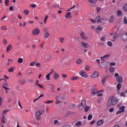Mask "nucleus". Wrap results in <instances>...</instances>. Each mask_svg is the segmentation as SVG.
<instances>
[{"label":"nucleus","instance_id":"obj_37","mask_svg":"<svg viewBox=\"0 0 127 127\" xmlns=\"http://www.w3.org/2000/svg\"><path fill=\"white\" fill-rule=\"evenodd\" d=\"M107 44H108V46H110L111 47H112V46H113V43L111 41H108L107 42Z\"/></svg>","mask_w":127,"mask_h":127},{"label":"nucleus","instance_id":"obj_58","mask_svg":"<svg viewBox=\"0 0 127 127\" xmlns=\"http://www.w3.org/2000/svg\"><path fill=\"white\" fill-rule=\"evenodd\" d=\"M101 8L100 7H97V8L96 9V10L98 12V13H99V12H100L101 11Z\"/></svg>","mask_w":127,"mask_h":127},{"label":"nucleus","instance_id":"obj_22","mask_svg":"<svg viewBox=\"0 0 127 127\" xmlns=\"http://www.w3.org/2000/svg\"><path fill=\"white\" fill-rule=\"evenodd\" d=\"M108 57H110V55H106L104 56L101 58V59L102 61H103V60H105V58H107Z\"/></svg>","mask_w":127,"mask_h":127},{"label":"nucleus","instance_id":"obj_35","mask_svg":"<svg viewBox=\"0 0 127 127\" xmlns=\"http://www.w3.org/2000/svg\"><path fill=\"white\" fill-rule=\"evenodd\" d=\"M89 2H91V3H96L98 0H88Z\"/></svg>","mask_w":127,"mask_h":127},{"label":"nucleus","instance_id":"obj_4","mask_svg":"<svg viewBox=\"0 0 127 127\" xmlns=\"http://www.w3.org/2000/svg\"><path fill=\"white\" fill-rule=\"evenodd\" d=\"M40 33V30L39 28H35L33 31H32V34L33 35H38Z\"/></svg>","mask_w":127,"mask_h":127},{"label":"nucleus","instance_id":"obj_47","mask_svg":"<svg viewBox=\"0 0 127 127\" xmlns=\"http://www.w3.org/2000/svg\"><path fill=\"white\" fill-rule=\"evenodd\" d=\"M9 3V0H5V4L6 5H8Z\"/></svg>","mask_w":127,"mask_h":127},{"label":"nucleus","instance_id":"obj_36","mask_svg":"<svg viewBox=\"0 0 127 127\" xmlns=\"http://www.w3.org/2000/svg\"><path fill=\"white\" fill-rule=\"evenodd\" d=\"M2 87L4 88V89H5L6 94H7V93H8V92H7V90L8 91H9V88H7L5 86H3Z\"/></svg>","mask_w":127,"mask_h":127},{"label":"nucleus","instance_id":"obj_61","mask_svg":"<svg viewBox=\"0 0 127 127\" xmlns=\"http://www.w3.org/2000/svg\"><path fill=\"white\" fill-rule=\"evenodd\" d=\"M35 63H36L35 62L31 63L30 64V66H34V64H35Z\"/></svg>","mask_w":127,"mask_h":127},{"label":"nucleus","instance_id":"obj_63","mask_svg":"<svg viewBox=\"0 0 127 127\" xmlns=\"http://www.w3.org/2000/svg\"><path fill=\"white\" fill-rule=\"evenodd\" d=\"M40 47L43 48L44 46V42H42L41 45H40Z\"/></svg>","mask_w":127,"mask_h":127},{"label":"nucleus","instance_id":"obj_27","mask_svg":"<svg viewBox=\"0 0 127 127\" xmlns=\"http://www.w3.org/2000/svg\"><path fill=\"white\" fill-rule=\"evenodd\" d=\"M50 33H49V32H47L44 35L45 38H48L49 37Z\"/></svg>","mask_w":127,"mask_h":127},{"label":"nucleus","instance_id":"obj_43","mask_svg":"<svg viewBox=\"0 0 127 127\" xmlns=\"http://www.w3.org/2000/svg\"><path fill=\"white\" fill-rule=\"evenodd\" d=\"M76 107V105L75 104H71L69 106V109H74Z\"/></svg>","mask_w":127,"mask_h":127},{"label":"nucleus","instance_id":"obj_15","mask_svg":"<svg viewBox=\"0 0 127 127\" xmlns=\"http://www.w3.org/2000/svg\"><path fill=\"white\" fill-rule=\"evenodd\" d=\"M65 18H71V12H67L65 15Z\"/></svg>","mask_w":127,"mask_h":127},{"label":"nucleus","instance_id":"obj_25","mask_svg":"<svg viewBox=\"0 0 127 127\" xmlns=\"http://www.w3.org/2000/svg\"><path fill=\"white\" fill-rule=\"evenodd\" d=\"M123 14V12L121 10H118L117 11V16H121Z\"/></svg>","mask_w":127,"mask_h":127},{"label":"nucleus","instance_id":"obj_55","mask_svg":"<svg viewBox=\"0 0 127 127\" xmlns=\"http://www.w3.org/2000/svg\"><path fill=\"white\" fill-rule=\"evenodd\" d=\"M3 44H4L5 45L6 44H7V41H6V40L5 39H4L3 40Z\"/></svg>","mask_w":127,"mask_h":127},{"label":"nucleus","instance_id":"obj_8","mask_svg":"<svg viewBox=\"0 0 127 127\" xmlns=\"http://www.w3.org/2000/svg\"><path fill=\"white\" fill-rule=\"evenodd\" d=\"M121 40H123V41H127V34L126 33H124L121 36Z\"/></svg>","mask_w":127,"mask_h":127},{"label":"nucleus","instance_id":"obj_7","mask_svg":"<svg viewBox=\"0 0 127 127\" xmlns=\"http://www.w3.org/2000/svg\"><path fill=\"white\" fill-rule=\"evenodd\" d=\"M44 59L46 61H49L52 59V57L50 54H47L45 56Z\"/></svg>","mask_w":127,"mask_h":127},{"label":"nucleus","instance_id":"obj_19","mask_svg":"<svg viewBox=\"0 0 127 127\" xmlns=\"http://www.w3.org/2000/svg\"><path fill=\"white\" fill-rule=\"evenodd\" d=\"M117 91H120L122 88V83H118L117 85Z\"/></svg>","mask_w":127,"mask_h":127},{"label":"nucleus","instance_id":"obj_41","mask_svg":"<svg viewBox=\"0 0 127 127\" xmlns=\"http://www.w3.org/2000/svg\"><path fill=\"white\" fill-rule=\"evenodd\" d=\"M53 100H48V101H45V104H51L53 103Z\"/></svg>","mask_w":127,"mask_h":127},{"label":"nucleus","instance_id":"obj_24","mask_svg":"<svg viewBox=\"0 0 127 127\" xmlns=\"http://www.w3.org/2000/svg\"><path fill=\"white\" fill-rule=\"evenodd\" d=\"M86 100H82L80 104L83 106V107H85V106H86Z\"/></svg>","mask_w":127,"mask_h":127},{"label":"nucleus","instance_id":"obj_31","mask_svg":"<svg viewBox=\"0 0 127 127\" xmlns=\"http://www.w3.org/2000/svg\"><path fill=\"white\" fill-rule=\"evenodd\" d=\"M23 62V58H19L18 60V63H19L20 64H21Z\"/></svg>","mask_w":127,"mask_h":127},{"label":"nucleus","instance_id":"obj_3","mask_svg":"<svg viewBox=\"0 0 127 127\" xmlns=\"http://www.w3.org/2000/svg\"><path fill=\"white\" fill-rule=\"evenodd\" d=\"M79 75H80L81 77H83V78H88V77H89V75H87V74H86V72H85V71H84L83 70H81L80 71Z\"/></svg>","mask_w":127,"mask_h":127},{"label":"nucleus","instance_id":"obj_20","mask_svg":"<svg viewBox=\"0 0 127 127\" xmlns=\"http://www.w3.org/2000/svg\"><path fill=\"white\" fill-rule=\"evenodd\" d=\"M83 60H82L81 59H78V60L76 61V64H81Z\"/></svg>","mask_w":127,"mask_h":127},{"label":"nucleus","instance_id":"obj_62","mask_svg":"<svg viewBox=\"0 0 127 127\" xmlns=\"http://www.w3.org/2000/svg\"><path fill=\"white\" fill-rule=\"evenodd\" d=\"M9 10H10V11H12V10H13V6H11L9 8Z\"/></svg>","mask_w":127,"mask_h":127},{"label":"nucleus","instance_id":"obj_11","mask_svg":"<svg viewBox=\"0 0 127 127\" xmlns=\"http://www.w3.org/2000/svg\"><path fill=\"white\" fill-rule=\"evenodd\" d=\"M102 29H103V28L102 27L98 26L97 28H96L95 29V31L96 32V33L99 34V33H100V32H101V30H102Z\"/></svg>","mask_w":127,"mask_h":127},{"label":"nucleus","instance_id":"obj_18","mask_svg":"<svg viewBox=\"0 0 127 127\" xmlns=\"http://www.w3.org/2000/svg\"><path fill=\"white\" fill-rule=\"evenodd\" d=\"M37 82H39V80H37L36 81V85L37 86H38V87H40V88H41V89H44V87H43V86H42V85H41L39 83H37Z\"/></svg>","mask_w":127,"mask_h":127},{"label":"nucleus","instance_id":"obj_45","mask_svg":"<svg viewBox=\"0 0 127 127\" xmlns=\"http://www.w3.org/2000/svg\"><path fill=\"white\" fill-rule=\"evenodd\" d=\"M64 38H63L62 37H60V40L61 43H63L64 42Z\"/></svg>","mask_w":127,"mask_h":127},{"label":"nucleus","instance_id":"obj_49","mask_svg":"<svg viewBox=\"0 0 127 127\" xmlns=\"http://www.w3.org/2000/svg\"><path fill=\"white\" fill-rule=\"evenodd\" d=\"M122 113H124L122 110H119L117 112L116 114L117 115H120L122 114Z\"/></svg>","mask_w":127,"mask_h":127},{"label":"nucleus","instance_id":"obj_17","mask_svg":"<svg viewBox=\"0 0 127 127\" xmlns=\"http://www.w3.org/2000/svg\"><path fill=\"white\" fill-rule=\"evenodd\" d=\"M59 78V74L57 73H55L54 74V78L55 80H57Z\"/></svg>","mask_w":127,"mask_h":127},{"label":"nucleus","instance_id":"obj_42","mask_svg":"<svg viewBox=\"0 0 127 127\" xmlns=\"http://www.w3.org/2000/svg\"><path fill=\"white\" fill-rule=\"evenodd\" d=\"M124 23L125 24H127V17H124Z\"/></svg>","mask_w":127,"mask_h":127},{"label":"nucleus","instance_id":"obj_53","mask_svg":"<svg viewBox=\"0 0 127 127\" xmlns=\"http://www.w3.org/2000/svg\"><path fill=\"white\" fill-rule=\"evenodd\" d=\"M9 61H10V62H12L13 61L12 60H10V59H8V63L7 64V66H9V64H10V63H9Z\"/></svg>","mask_w":127,"mask_h":127},{"label":"nucleus","instance_id":"obj_40","mask_svg":"<svg viewBox=\"0 0 127 127\" xmlns=\"http://www.w3.org/2000/svg\"><path fill=\"white\" fill-rule=\"evenodd\" d=\"M48 17L49 16L48 15H46L45 17V20H44V23L46 24V22H47V19H48Z\"/></svg>","mask_w":127,"mask_h":127},{"label":"nucleus","instance_id":"obj_21","mask_svg":"<svg viewBox=\"0 0 127 127\" xmlns=\"http://www.w3.org/2000/svg\"><path fill=\"white\" fill-rule=\"evenodd\" d=\"M107 79H108V77L107 76H105L101 81L104 86H105V82H106Z\"/></svg>","mask_w":127,"mask_h":127},{"label":"nucleus","instance_id":"obj_60","mask_svg":"<svg viewBox=\"0 0 127 127\" xmlns=\"http://www.w3.org/2000/svg\"><path fill=\"white\" fill-rule=\"evenodd\" d=\"M101 41H106V38L105 37H102L101 39Z\"/></svg>","mask_w":127,"mask_h":127},{"label":"nucleus","instance_id":"obj_54","mask_svg":"<svg viewBox=\"0 0 127 127\" xmlns=\"http://www.w3.org/2000/svg\"><path fill=\"white\" fill-rule=\"evenodd\" d=\"M114 111H115V109H114V108H111V109H109L110 113H113Z\"/></svg>","mask_w":127,"mask_h":127},{"label":"nucleus","instance_id":"obj_14","mask_svg":"<svg viewBox=\"0 0 127 127\" xmlns=\"http://www.w3.org/2000/svg\"><path fill=\"white\" fill-rule=\"evenodd\" d=\"M104 121L103 119L99 120L97 123V126H100L101 125H103V124H104Z\"/></svg>","mask_w":127,"mask_h":127},{"label":"nucleus","instance_id":"obj_56","mask_svg":"<svg viewBox=\"0 0 127 127\" xmlns=\"http://www.w3.org/2000/svg\"><path fill=\"white\" fill-rule=\"evenodd\" d=\"M7 112H9V110H4L3 111V115H5V114H6V113H7Z\"/></svg>","mask_w":127,"mask_h":127},{"label":"nucleus","instance_id":"obj_13","mask_svg":"<svg viewBox=\"0 0 127 127\" xmlns=\"http://www.w3.org/2000/svg\"><path fill=\"white\" fill-rule=\"evenodd\" d=\"M98 76H99V74L97 71H94L91 75L92 78H97Z\"/></svg>","mask_w":127,"mask_h":127},{"label":"nucleus","instance_id":"obj_39","mask_svg":"<svg viewBox=\"0 0 127 127\" xmlns=\"http://www.w3.org/2000/svg\"><path fill=\"white\" fill-rule=\"evenodd\" d=\"M88 121H91L92 119H93V115H89L87 118Z\"/></svg>","mask_w":127,"mask_h":127},{"label":"nucleus","instance_id":"obj_50","mask_svg":"<svg viewBox=\"0 0 127 127\" xmlns=\"http://www.w3.org/2000/svg\"><path fill=\"white\" fill-rule=\"evenodd\" d=\"M126 94H127V93H126V91H125V92H122V93L120 94V96H121V97H124V96H125V95H126Z\"/></svg>","mask_w":127,"mask_h":127},{"label":"nucleus","instance_id":"obj_29","mask_svg":"<svg viewBox=\"0 0 127 127\" xmlns=\"http://www.w3.org/2000/svg\"><path fill=\"white\" fill-rule=\"evenodd\" d=\"M14 70V67H11L10 68H9L8 70V72H13V70Z\"/></svg>","mask_w":127,"mask_h":127},{"label":"nucleus","instance_id":"obj_46","mask_svg":"<svg viewBox=\"0 0 127 127\" xmlns=\"http://www.w3.org/2000/svg\"><path fill=\"white\" fill-rule=\"evenodd\" d=\"M109 70L110 71V72H114V71H115V68H114L113 67H111L110 68H109Z\"/></svg>","mask_w":127,"mask_h":127},{"label":"nucleus","instance_id":"obj_57","mask_svg":"<svg viewBox=\"0 0 127 127\" xmlns=\"http://www.w3.org/2000/svg\"><path fill=\"white\" fill-rule=\"evenodd\" d=\"M110 66H116V63L112 62L110 64Z\"/></svg>","mask_w":127,"mask_h":127},{"label":"nucleus","instance_id":"obj_34","mask_svg":"<svg viewBox=\"0 0 127 127\" xmlns=\"http://www.w3.org/2000/svg\"><path fill=\"white\" fill-rule=\"evenodd\" d=\"M1 29H2V30H7V28L6 26H2L1 27Z\"/></svg>","mask_w":127,"mask_h":127},{"label":"nucleus","instance_id":"obj_23","mask_svg":"<svg viewBox=\"0 0 127 127\" xmlns=\"http://www.w3.org/2000/svg\"><path fill=\"white\" fill-rule=\"evenodd\" d=\"M82 125V122L78 121L75 123V127H79Z\"/></svg>","mask_w":127,"mask_h":127},{"label":"nucleus","instance_id":"obj_51","mask_svg":"<svg viewBox=\"0 0 127 127\" xmlns=\"http://www.w3.org/2000/svg\"><path fill=\"white\" fill-rule=\"evenodd\" d=\"M85 69H86V71H89L90 70V66L86 65L85 67Z\"/></svg>","mask_w":127,"mask_h":127},{"label":"nucleus","instance_id":"obj_16","mask_svg":"<svg viewBox=\"0 0 127 127\" xmlns=\"http://www.w3.org/2000/svg\"><path fill=\"white\" fill-rule=\"evenodd\" d=\"M10 50H12V46L11 45H9L7 47V52H9Z\"/></svg>","mask_w":127,"mask_h":127},{"label":"nucleus","instance_id":"obj_48","mask_svg":"<svg viewBox=\"0 0 127 127\" xmlns=\"http://www.w3.org/2000/svg\"><path fill=\"white\" fill-rule=\"evenodd\" d=\"M46 78L48 81H49L50 80V74H48L46 75Z\"/></svg>","mask_w":127,"mask_h":127},{"label":"nucleus","instance_id":"obj_59","mask_svg":"<svg viewBox=\"0 0 127 127\" xmlns=\"http://www.w3.org/2000/svg\"><path fill=\"white\" fill-rule=\"evenodd\" d=\"M96 62H97V63L98 64V65H100V63L101 62V61L100 60V59H97L96 60Z\"/></svg>","mask_w":127,"mask_h":127},{"label":"nucleus","instance_id":"obj_6","mask_svg":"<svg viewBox=\"0 0 127 127\" xmlns=\"http://www.w3.org/2000/svg\"><path fill=\"white\" fill-rule=\"evenodd\" d=\"M80 35L82 39H83L84 40H87V39H88V36H86V33L84 32H82Z\"/></svg>","mask_w":127,"mask_h":127},{"label":"nucleus","instance_id":"obj_10","mask_svg":"<svg viewBox=\"0 0 127 127\" xmlns=\"http://www.w3.org/2000/svg\"><path fill=\"white\" fill-rule=\"evenodd\" d=\"M95 20L97 23H100V22H101V21H103V20H104V19H103V18L101 19V17L100 16H98L96 18Z\"/></svg>","mask_w":127,"mask_h":127},{"label":"nucleus","instance_id":"obj_1","mask_svg":"<svg viewBox=\"0 0 127 127\" xmlns=\"http://www.w3.org/2000/svg\"><path fill=\"white\" fill-rule=\"evenodd\" d=\"M117 104V100L114 96L110 97L107 102V107H111L112 105L115 106Z\"/></svg>","mask_w":127,"mask_h":127},{"label":"nucleus","instance_id":"obj_64","mask_svg":"<svg viewBox=\"0 0 127 127\" xmlns=\"http://www.w3.org/2000/svg\"><path fill=\"white\" fill-rule=\"evenodd\" d=\"M90 21H91V22H93V23H96V21L94 20V19H91L90 20Z\"/></svg>","mask_w":127,"mask_h":127},{"label":"nucleus","instance_id":"obj_26","mask_svg":"<svg viewBox=\"0 0 127 127\" xmlns=\"http://www.w3.org/2000/svg\"><path fill=\"white\" fill-rule=\"evenodd\" d=\"M23 13L24 14H25V15H28V14H29V11H28V10L27 9H26L24 10Z\"/></svg>","mask_w":127,"mask_h":127},{"label":"nucleus","instance_id":"obj_28","mask_svg":"<svg viewBox=\"0 0 127 127\" xmlns=\"http://www.w3.org/2000/svg\"><path fill=\"white\" fill-rule=\"evenodd\" d=\"M125 109H126V107L121 106V107H120L119 110L120 111H122L124 113V112H125Z\"/></svg>","mask_w":127,"mask_h":127},{"label":"nucleus","instance_id":"obj_33","mask_svg":"<svg viewBox=\"0 0 127 127\" xmlns=\"http://www.w3.org/2000/svg\"><path fill=\"white\" fill-rule=\"evenodd\" d=\"M90 110V107L89 106H85V112L87 113Z\"/></svg>","mask_w":127,"mask_h":127},{"label":"nucleus","instance_id":"obj_52","mask_svg":"<svg viewBox=\"0 0 127 127\" xmlns=\"http://www.w3.org/2000/svg\"><path fill=\"white\" fill-rule=\"evenodd\" d=\"M2 105V98L0 96V107Z\"/></svg>","mask_w":127,"mask_h":127},{"label":"nucleus","instance_id":"obj_32","mask_svg":"<svg viewBox=\"0 0 127 127\" xmlns=\"http://www.w3.org/2000/svg\"><path fill=\"white\" fill-rule=\"evenodd\" d=\"M78 79H79V78L76 76H72L71 78V80H72V81H74V80H78Z\"/></svg>","mask_w":127,"mask_h":127},{"label":"nucleus","instance_id":"obj_12","mask_svg":"<svg viewBox=\"0 0 127 127\" xmlns=\"http://www.w3.org/2000/svg\"><path fill=\"white\" fill-rule=\"evenodd\" d=\"M81 45L83 48H88V46H89V44L86 43L84 42H81Z\"/></svg>","mask_w":127,"mask_h":127},{"label":"nucleus","instance_id":"obj_2","mask_svg":"<svg viewBox=\"0 0 127 127\" xmlns=\"http://www.w3.org/2000/svg\"><path fill=\"white\" fill-rule=\"evenodd\" d=\"M44 114H45V110H40L38 111L35 114L36 119L38 121H40V120H41V117H40V116L42 115H44Z\"/></svg>","mask_w":127,"mask_h":127},{"label":"nucleus","instance_id":"obj_38","mask_svg":"<svg viewBox=\"0 0 127 127\" xmlns=\"http://www.w3.org/2000/svg\"><path fill=\"white\" fill-rule=\"evenodd\" d=\"M78 109L79 110H83L84 109V106L81 104L78 105Z\"/></svg>","mask_w":127,"mask_h":127},{"label":"nucleus","instance_id":"obj_30","mask_svg":"<svg viewBox=\"0 0 127 127\" xmlns=\"http://www.w3.org/2000/svg\"><path fill=\"white\" fill-rule=\"evenodd\" d=\"M114 19H115V18H114V16H111V18L109 19V22H113V21H114Z\"/></svg>","mask_w":127,"mask_h":127},{"label":"nucleus","instance_id":"obj_9","mask_svg":"<svg viewBox=\"0 0 127 127\" xmlns=\"http://www.w3.org/2000/svg\"><path fill=\"white\" fill-rule=\"evenodd\" d=\"M116 80L119 83H123V82H124V79H123V77L122 76H118L116 78Z\"/></svg>","mask_w":127,"mask_h":127},{"label":"nucleus","instance_id":"obj_5","mask_svg":"<svg viewBox=\"0 0 127 127\" xmlns=\"http://www.w3.org/2000/svg\"><path fill=\"white\" fill-rule=\"evenodd\" d=\"M102 91H98L97 89L94 88L91 90V94L93 96H95V95H97V94H99V93H101Z\"/></svg>","mask_w":127,"mask_h":127},{"label":"nucleus","instance_id":"obj_44","mask_svg":"<svg viewBox=\"0 0 127 127\" xmlns=\"http://www.w3.org/2000/svg\"><path fill=\"white\" fill-rule=\"evenodd\" d=\"M124 10L125 11H127V3H126L124 6Z\"/></svg>","mask_w":127,"mask_h":127}]
</instances>
